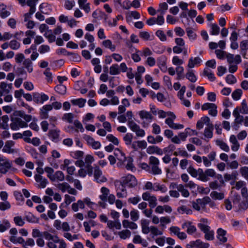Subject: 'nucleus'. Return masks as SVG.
I'll list each match as a JSON object with an SVG mask.
<instances>
[{
    "instance_id": "obj_28",
    "label": "nucleus",
    "mask_w": 248,
    "mask_h": 248,
    "mask_svg": "<svg viewBox=\"0 0 248 248\" xmlns=\"http://www.w3.org/2000/svg\"><path fill=\"white\" fill-rule=\"evenodd\" d=\"M214 129V126L212 124H211L207 126L204 129V136L205 138L211 139L213 137V130Z\"/></svg>"
},
{
    "instance_id": "obj_59",
    "label": "nucleus",
    "mask_w": 248,
    "mask_h": 248,
    "mask_svg": "<svg viewBox=\"0 0 248 248\" xmlns=\"http://www.w3.org/2000/svg\"><path fill=\"white\" fill-rule=\"evenodd\" d=\"M20 43L15 40L11 41L9 42V46L14 50L18 49L20 47Z\"/></svg>"
},
{
    "instance_id": "obj_45",
    "label": "nucleus",
    "mask_w": 248,
    "mask_h": 248,
    "mask_svg": "<svg viewBox=\"0 0 248 248\" xmlns=\"http://www.w3.org/2000/svg\"><path fill=\"white\" fill-rule=\"evenodd\" d=\"M49 137L53 141H57L59 138V131L55 130L49 131Z\"/></svg>"
},
{
    "instance_id": "obj_32",
    "label": "nucleus",
    "mask_w": 248,
    "mask_h": 248,
    "mask_svg": "<svg viewBox=\"0 0 248 248\" xmlns=\"http://www.w3.org/2000/svg\"><path fill=\"white\" fill-rule=\"evenodd\" d=\"M9 120L7 115H4L0 117V128L6 129L8 127V122Z\"/></svg>"
},
{
    "instance_id": "obj_63",
    "label": "nucleus",
    "mask_w": 248,
    "mask_h": 248,
    "mask_svg": "<svg viewBox=\"0 0 248 248\" xmlns=\"http://www.w3.org/2000/svg\"><path fill=\"white\" fill-rule=\"evenodd\" d=\"M197 248H208L209 246V244L207 243H204L198 239L195 241Z\"/></svg>"
},
{
    "instance_id": "obj_19",
    "label": "nucleus",
    "mask_w": 248,
    "mask_h": 248,
    "mask_svg": "<svg viewBox=\"0 0 248 248\" xmlns=\"http://www.w3.org/2000/svg\"><path fill=\"white\" fill-rule=\"evenodd\" d=\"M34 179L35 181L39 184V187L40 188H45L48 183L46 179L44 178L41 175H35Z\"/></svg>"
},
{
    "instance_id": "obj_12",
    "label": "nucleus",
    "mask_w": 248,
    "mask_h": 248,
    "mask_svg": "<svg viewBox=\"0 0 248 248\" xmlns=\"http://www.w3.org/2000/svg\"><path fill=\"white\" fill-rule=\"evenodd\" d=\"M129 127L132 131L136 133L137 136L143 137L145 136V132L144 130L141 129L140 126L134 122H130Z\"/></svg>"
},
{
    "instance_id": "obj_38",
    "label": "nucleus",
    "mask_w": 248,
    "mask_h": 248,
    "mask_svg": "<svg viewBox=\"0 0 248 248\" xmlns=\"http://www.w3.org/2000/svg\"><path fill=\"white\" fill-rule=\"evenodd\" d=\"M139 116L142 119H146L147 120H152L153 116L150 112L145 111L141 110L139 112Z\"/></svg>"
},
{
    "instance_id": "obj_37",
    "label": "nucleus",
    "mask_w": 248,
    "mask_h": 248,
    "mask_svg": "<svg viewBox=\"0 0 248 248\" xmlns=\"http://www.w3.org/2000/svg\"><path fill=\"white\" fill-rule=\"evenodd\" d=\"M172 50L175 54H180L183 52L184 55H186L187 53V49L185 46H176L173 47Z\"/></svg>"
},
{
    "instance_id": "obj_60",
    "label": "nucleus",
    "mask_w": 248,
    "mask_h": 248,
    "mask_svg": "<svg viewBox=\"0 0 248 248\" xmlns=\"http://www.w3.org/2000/svg\"><path fill=\"white\" fill-rule=\"evenodd\" d=\"M63 236L65 238L67 239L68 240H69L70 241H72L74 240H77L78 239V235H77V234L72 235L69 232H65L63 234Z\"/></svg>"
},
{
    "instance_id": "obj_27",
    "label": "nucleus",
    "mask_w": 248,
    "mask_h": 248,
    "mask_svg": "<svg viewBox=\"0 0 248 248\" xmlns=\"http://www.w3.org/2000/svg\"><path fill=\"white\" fill-rule=\"evenodd\" d=\"M233 115L235 117V123L240 124L244 121V118L239 114V108H236L233 111Z\"/></svg>"
},
{
    "instance_id": "obj_41",
    "label": "nucleus",
    "mask_w": 248,
    "mask_h": 248,
    "mask_svg": "<svg viewBox=\"0 0 248 248\" xmlns=\"http://www.w3.org/2000/svg\"><path fill=\"white\" fill-rule=\"evenodd\" d=\"M199 176L198 179L203 182H207L209 179L206 175L205 171H203V170L202 169H198L197 176Z\"/></svg>"
},
{
    "instance_id": "obj_16",
    "label": "nucleus",
    "mask_w": 248,
    "mask_h": 248,
    "mask_svg": "<svg viewBox=\"0 0 248 248\" xmlns=\"http://www.w3.org/2000/svg\"><path fill=\"white\" fill-rule=\"evenodd\" d=\"M211 124L210 118L207 116H204L197 122L196 127L198 129H201L203 127L204 124L207 126Z\"/></svg>"
},
{
    "instance_id": "obj_42",
    "label": "nucleus",
    "mask_w": 248,
    "mask_h": 248,
    "mask_svg": "<svg viewBox=\"0 0 248 248\" xmlns=\"http://www.w3.org/2000/svg\"><path fill=\"white\" fill-rule=\"evenodd\" d=\"M201 62L202 60L199 57L191 58L188 61V67L190 68H193L195 65L199 64Z\"/></svg>"
},
{
    "instance_id": "obj_55",
    "label": "nucleus",
    "mask_w": 248,
    "mask_h": 248,
    "mask_svg": "<svg viewBox=\"0 0 248 248\" xmlns=\"http://www.w3.org/2000/svg\"><path fill=\"white\" fill-rule=\"evenodd\" d=\"M242 94V91L241 89H236L232 93V97L234 100H238L240 99Z\"/></svg>"
},
{
    "instance_id": "obj_40",
    "label": "nucleus",
    "mask_w": 248,
    "mask_h": 248,
    "mask_svg": "<svg viewBox=\"0 0 248 248\" xmlns=\"http://www.w3.org/2000/svg\"><path fill=\"white\" fill-rule=\"evenodd\" d=\"M107 225L108 227L110 229H112L113 228H115L118 230H120L121 228V224L118 220H109L108 221Z\"/></svg>"
},
{
    "instance_id": "obj_7",
    "label": "nucleus",
    "mask_w": 248,
    "mask_h": 248,
    "mask_svg": "<svg viewBox=\"0 0 248 248\" xmlns=\"http://www.w3.org/2000/svg\"><path fill=\"white\" fill-rule=\"evenodd\" d=\"M11 168V163L10 161L0 155V173L6 174Z\"/></svg>"
},
{
    "instance_id": "obj_23",
    "label": "nucleus",
    "mask_w": 248,
    "mask_h": 248,
    "mask_svg": "<svg viewBox=\"0 0 248 248\" xmlns=\"http://www.w3.org/2000/svg\"><path fill=\"white\" fill-rule=\"evenodd\" d=\"M146 152L148 154H156L158 155H162L163 154L162 150L155 146H150L146 150Z\"/></svg>"
},
{
    "instance_id": "obj_54",
    "label": "nucleus",
    "mask_w": 248,
    "mask_h": 248,
    "mask_svg": "<svg viewBox=\"0 0 248 248\" xmlns=\"http://www.w3.org/2000/svg\"><path fill=\"white\" fill-rule=\"evenodd\" d=\"M186 76V78L192 82H195L197 80L195 75L191 70H188Z\"/></svg>"
},
{
    "instance_id": "obj_46",
    "label": "nucleus",
    "mask_w": 248,
    "mask_h": 248,
    "mask_svg": "<svg viewBox=\"0 0 248 248\" xmlns=\"http://www.w3.org/2000/svg\"><path fill=\"white\" fill-rule=\"evenodd\" d=\"M0 9L2 10L0 12V16L1 18H5L10 15V12L5 10L3 4H0Z\"/></svg>"
},
{
    "instance_id": "obj_50",
    "label": "nucleus",
    "mask_w": 248,
    "mask_h": 248,
    "mask_svg": "<svg viewBox=\"0 0 248 248\" xmlns=\"http://www.w3.org/2000/svg\"><path fill=\"white\" fill-rule=\"evenodd\" d=\"M102 45L106 48H109L112 51L115 49V46L112 45L111 41L110 40H106L102 42Z\"/></svg>"
},
{
    "instance_id": "obj_3",
    "label": "nucleus",
    "mask_w": 248,
    "mask_h": 248,
    "mask_svg": "<svg viewBox=\"0 0 248 248\" xmlns=\"http://www.w3.org/2000/svg\"><path fill=\"white\" fill-rule=\"evenodd\" d=\"M150 173L154 175H160L162 170L159 167V160L155 156H151L149 159Z\"/></svg>"
},
{
    "instance_id": "obj_26",
    "label": "nucleus",
    "mask_w": 248,
    "mask_h": 248,
    "mask_svg": "<svg viewBox=\"0 0 248 248\" xmlns=\"http://www.w3.org/2000/svg\"><path fill=\"white\" fill-rule=\"evenodd\" d=\"M114 155L116 158L122 163L126 160V157L124 154L120 149H116L114 151Z\"/></svg>"
},
{
    "instance_id": "obj_6",
    "label": "nucleus",
    "mask_w": 248,
    "mask_h": 248,
    "mask_svg": "<svg viewBox=\"0 0 248 248\" xmlns=\"http://www.w3.org/2000/svg\"><path fill=\"white\" fill-rule=\"evenodd\" d=\"M43 235L45 238L48 240H52L55 243H58L60 244L59 248H66V244L63 240L59 239L57 235H53L48 232H43Z\"/></svg>"
},
{
    "instance_id": "obj_2",
    "label": "nucleus",
    "mask_w": 248,
    "mask_h": 248,
    "mask_svg": "<svg viewBox=\"0 0 248 248\" xmlns=\"http://www.w3.org/2000/svg\"><path fill=\"white\" fill-rule=\"evenodd\" d=\"M62 107V104L59 102H54L51 105H44L40 109V117L42 119H46L48 118V112L51 110L53 108L56 109H59Z\"/></svg>"
},
{
    "instance_id": "obj_34",
    "label": "nucleus",
    "mask_w": 248,
    "mask_h": 248,
    "mask_svg": "<svg viewBox=\"0 0 248 248\" xmlns=\"http://www.w3.org/2000/svg\"><path fill=\"white\" fill-rule=\"evenodd\" d=\"M101 192L102 194L99 196V198L103 202L106 201L109 195V190L106 187H102L101 188Z\"/></svg>"
},
{
    "instance_id": "obj_1",
    "label": "nucleus",
    "mask_w": 248,
    "mask_h": 248,
    "mask_svg": "<svg viewBox=\"0 0 248 248\" xmlns=\"http://www.w3.org/2000/svg\"><path fill=\"white\" fill-rule=\"evenodd\" d=\"M21 111H15L11 116L10 127L13 130H17L21 128L26 127L28 124L22 120Z\"/></svg>"
},
{
    "instance_id": "obj_18",
    "label": "nucleus",
    "mask_w": 248,
    "mask_h": 248,
    "mask_svg": "<svg viewBox=\"0 0 248 248\" xmlns=\"http://www.w3.org/2000/svg\"><path fill=\"white\" fill-rule=\"evenodd\" d=\"M174 119L167 118L165 120V123L172 129H180L184 128V125L183 124L174 123Z\"/></svg>"
},
{
    "instance_id": "obj_25",
    "label": "nucleus",
    "mask_w": 248,
    "mask_h": 248,
    "mask_svg": "<svg viewBox=\"0 0 248 248\" xmlns=\"http://www.w3.org/2000/svg\"><path fill=\"white\" fill-rule=\"evenodd\" d=\"M230 141L232 144L231 146L232 150L234 152L237 151L239 149L240 144L234 135H232L230 136Z\"/></svg>"
},
{
    "instance_id": "obj_13",
    "label": "nucleus",
    "mask_w": 248,
    "mask_h": 248,
    "mask_svg": "<svg viewBox=\"0 0 248 248\" xmlns=\"http://www.w3.org/2000/svg\"><path fill=\"white\" fill-rule=\"evenodd\" d=\"M170 187L172 189H176L178 192H181L182 195L185 198L189 196V192L187 189L185 188V186L182 184H177L176 183H171Z\"/></svg>"
},
{
    "instance_id": "obj_39",
    "label": "nucleus",
    "mask_w": 248,
    "mask_h": 248,
    "mask_svg": "<svg viewBox=\"0 0 248 248\" xmlns=\"http://www.w3.org/2000/svg\"><path fill=\"white\" fill-rule=\"evenodd\" d=\"M160 226L162 229L166 227V225L171 222L170 217L169 216H163L160 218Z\"/></svg>"
},
{
    "instance_id": "obj_43",
    "label": "nucleus",
    "mask_w": 248,
    "mask_h": 248,
    "mask_svg": "<svg viewBox=\"0 0 248 248\" xmlns=\"http://www.w3.org/2000/svg\"><path fill=\"white\" fill-rule=\"evenodd\" d=\"M120 73L119 67L117 64L112 65L109 68V74L111 75H118Z\"/></svg>"
},
{
    "instance_id": "obj_8",
    "label": "nucleus",
    "mask_w": 248,
    "mask_h": 248,
    "mask_svg": "<svg viewBox=\"0 0 248 248\" xmlns=\"http://www.w3.org/2000/svg\"><path fill=\"white\" fill-rule=\"evenodd\" d=\"M93 177L97 183H102L107 181V179L103 175L102 170L97 166L94 167Z\"/></svg>"
},
{
    "instance_id": "obj_24",
    "label": "nucleus",
    "mask_w": 248,
    "mask_h": 248,
    "mask_svg": "<svg viewBox=\"0 0 248 248\" xmlns=\"http://www.w3.org/2000/svg\"><path fill=\"white\" fill-rule=\"evenodd\" d=\"M133 242L134 244H140L144 247H147L148 242L142 238L140 235L139 234L135 235L133 238Z\"/></svg>"
},
{
    "instance_id": "obj_56",
    "label": "nucleus",
    "mask_w": 248,
    "mask_h": 248,
    "mask_svg": "<svg viewBox=\"0 0 248 248\" xmlns=\"http://www.w3.org/2000/svg\"><path fill=\"white\" fill-rule=\"evenodd\" d=\"M211 197L216 200H222L224 198V194L222 193H218L217 191H213L210 194Z\"/></svg>"
},
{
    "instance_id": "obj_64",
    "label": "nucleus",
    "mask_w": 248,
    "mask_h": 248,
    "mask_svg": "<svg viewBox=\"0 0 248 248\" xmlns=\"http://www.w3.org/2000/svg\"><path fill=\"white\" fill-rule=\"evenodd\" d=\"M242 108L239 111L243 114H248V106L245 100H243L241 103Z\"/></svg>"
},
{
    "instance_id": "obj_20",
    "label": "nucleus",
    "mask_w": 248,
    "mask_h": 248,
    "mask_svg": "<svg viewBox=\"0 0 248 248\" xmlns=\"http://www.w3.org/2000/svg\"><path fill=\"white\" fill-rule=\"evenodd\" d=\"M12 83H7L4 81H2L0 83V89L4 93L8 94L12 89Z\"/></svg>"
},
{
    "instance_id": "obj_62",
    "label": "nucleus",
    "mask_w": 248,
    "mask_h": 248,
    "mask_svg": "<svg viewBox=\"0 0 248 248\" xmlns=\"http://www.w3.org/2000/svg\"><path fill=\"white\" fill-rule=\"evenodd\" d=\"M133 139V135L131 133H127L124 137V140L126 145H130L131 144Z\"/></svg>"
},
{
    "instance_id": "obj_58",
    "label": "nucleus",
    "mask_w": 248,
    "mask_h": 248,
    "mask_svg": "<svg viewBox=\"0 0 248 248\" xmlns=\"http://www.w3.org/2000/svg\"><path fill=\"white\" fill-rule=\"evenodd\" d=\"M107 139L110 142H111L115 145H118L119 144V140L118 139L114 136L112 134H108L106 137Z\"/></svg>"
},
{
    "instance_id": "obj_14",
    "label": "nucleus",
    "mask_w": 248,
    "mask_h": 248,
    "mask_svg": "<svg viewBox=\"0 0 248 248\" xmlns=\"http://www.w3.org/2000/svg\"><path fill=\"white\" fill-rule=\"evenodd\" d=\"M182 228L184 229H186V232L189 234H192L197 231L196 227L192 225L190 221H186L182 225Z\"/></svg>"
},
{
    "instance_id": "obj_5",
    "label": "nucleus",
    "mask_w": 248,
    "mask_h": 248,
    "mask_svg": "<svg viewBox=\"0 0 248 248\" xmlns=\"http://www.w3.org/2000/svg\"><path fill=\"white\" fill-rule=\"evenodd\" d=\"M121 182L123 185L130 188L135 187L138 184L135 177L131 174H128L122 177Z\"/></svg>"
},
{
    "instance_id": "obj_57",
    "label": "nucleus",
    "mask_w": 248,
    "mask_h": 248,
    "mask_svg": "<svg viewBox=\"0 0 248 248\" xmlns=\"http://www.w3.org/2000/svg\"><path fill=\"white\" fill-rule=\"evenodd\" d=\"M155 35L161 41L164 42L167 40L166 35L165 34L163 31L157 30L155 32Z\"/></svg>"
},
{
    "instance_id": "obj_53",
    "label": "nucleus",
    "mask_w": 248,
    "mask_h": 248,
    "mask_svg": "<svg viewBox=\"0 0 248 248\" xmlns=\"http://www.w3.org/2000/svg\"><path fill=\"white\" fill-rule=\"evenodd\" d=\"M44 36L47 38L48 41L50 43L55 40V36L52 34L51 30L47 31L44 34Z\"/></svg>"
},
{
    "instance_id": "obj_47",
    "label": "nucleus",
    "mask_w": 248,
    "mask_h": 248,
    "mask_svg": "<svg viewBox=\"0 0 248 248\" xmlns=\"http://www.w3.org/2000/svg\"><path fill=\"white\" fill-rule=\"evenodd\" d=\"M69 186L70 185L66 182L59 183L56 186L63 193L65 192L66 191H67Z\"/></svg>"
},
{
    "instance_id": "obj_33",
    "label": "nucleus",
    "mask_w": 248,
    "mask_h": 248,
    "mask_svg": "<svg viewBox=\"0 0 248 248\" xmlns=\"http://www.w3.org/2000/svg\"><path fill=\"white\" fill-rule=\"evenodd\" d=\"M123 226L124 228H129L131 230H136L138 228L137 224L133 222L129 221L128 220L123 221Z\"/></svg>"
},
{
    "instance_id": "obj_35",
    "label": "nucleus",
    "mask_w": 248,
    "mask_h": 248,
    "mask_svg": "<svg viewBox=\"0 0 248 248\" xmlns=\"http://www.w3.org/2000/svg\"><path fill=\"white\" fill-rule=\"evenodd\" d=\"M216 144L221 149L226 152H228L230 151L229 146L221 140L217 139L216 140Z\"/></svg>"
},
{
    "instance_id": "obj_21",
    "label": "nucleus",
    "mask_w": 248,
    "mask_h": 248,
    "mask_svg": "<svg viewBox=\"0 0 248 248\" xmlns=\"http://www.w3.org/2000/svg\"><path fill=\"white\" fill-rule=\"evenodd\" d=\"M65 176L63 173L60 170L57 171L53 174L51 181L53 182L62 181L64 180Z\"/></svg>"
},
{
    "instance_id": "obj_22",
    "label": "nucleus",
    "mask_w": 248,
    "mask_h": 248,
    "mask_svg": "<svg viewBox=\"0 0 248 248\" xmlns=\"http://www.w3.org/2000/svg\"><path fill=\"white\" fill-rule=\"evenodd\" d=\"M226 231L221 228H219L217 231V238L222 243H224L227 241V238L225 236Z\"/></svg>"
},
{
    "instance_id": "obj_52",
    "label": "nucleus",
    "mask_w": 248,
    "mask_h": 248,
    "mask_svg": "<svg viewBox=\"0 0 248 248\" xmlns=\"http://www.w3.org/2000/svg\"><path fill=\"white\" fill-rule=\"evenodd\" d=\"M55 89L57 92L61 94H64L66 92V87L62 84L57 85Z\"/></svg>"
},
{
    "instance_id": "obj_48",
    "label": "nucleus",
    "mask_w": 248,
    "mask_h": 248,
    "mask_svg": "<svg viewBox=\"0 0 248 248\" xmlns=\"http://www.w3.org/2000/svg\"><path fill=\"white\" fill-rule=\"evenodd\" d=\"M203 74L204 76L207 77L211 81H214L216 79L214 74L208 69H204L203 72Z\"/></svg>"
},
{
    "instance_id": "obj_49",
    "label": "nucleus",
    "mask_w": 248,
    "mask_h": 248,
    "mask_svg": "<svg viewBox=\"0 0 248 248\" xmlns=\"http://www.w3.org/2000/svg\"><path fill=\"white\" fill-rule=\"evenodd\" d=\"M11 208V205L8 201L0 202V210L4 211Z\"/></svg>"
},
{
    "instance_id": "obj_61",
    "label": "nucleus",
    "mask_w": 248,
    "mask_h": 248,
    "mask_svg": "<svg viewBox=\"0 0 248 248\" xmlns=\"http://www.w3.org/2000/svg\"><path fill=\"white\" fill-rule=\"evenodd\" d=\"M10 240L11 242H12L14 243H19V244H21L22 245L24 243V239L21 237L16 238L15 236H12L10 238Z\"/></svg>"
},
{
    "instance_id": "obj_10",
    "label": "nucleus",
    "mask_w": 248,
    "mask_h": 248,
    "mask_svg": "<svg viewBox=\"0 0 248 248\" xmlns=\"http://www.w3.org/2000/svg\"><path fill=\"white\" fill-rule=\"evenodd\" d=\"M169 231L171 234L176 235L180 240H184L187 238L186 234L185 232H181L180 228L177 226H171L169 228Z\"/></svg>"
},
{
    "instance_id": "obj_51",
    "label": "nucleus",
    "mask_w": 248,
    "mask_h": 248,
    "mask_svg": "<svg viewBox=\"0 0 248 248\" xmlns=\"http://www.w3.org/2000/svg\"><path fill=\"white\" fill-rule=\"evenodd\" d=\"M151 233L155 235H161L163 234V232L162 231L159 230L158 228L155 226H151Z\"/></svg>"
},
{
    "instance_id": "obj_4",
    "label": "nucleus",
    "mask_w": 248,
    "mask_h": 248,
    "mask_svg": "<svg viewBox=\"0 0 248 248\" xmlns=\"http://www.w3.org/2000/svg\"><path fill=\"white\" fill-rule=\"evenodd\" d=\"M211 199L209 197L206 196L202 199H198L195 201L192 202V204L193 209L200 211L201 209L205 210L206 205L210 203Z\"/></svg>"
},
{
    "instance_id": "obj_31",
    "label": "nucleus",
    "mask_w": 248,
    "mask_h": 248,
    "mask_svg": "<svg viewBox=\"0 0 248 248\" xmlns=\"http://www.w3.org/2000/svg\"><path fill=\"white\" fill-rule=\"evenodd\" d=\"M118 234L121 239L125 240L130 237L131 232L129 230L125 229L118 232Z\"/></svg>"
},
{
    "instance_id": "obj_29",
    "label": "nucleus",
    "mask_w": 248,
    "mask_h": 248,
    "mask_svg": "<svg viewBox=\"0 0 248 248\" xmlns=\"http://www.w3.org/2000/svg\"><path fill=\"white\" fill-rule=\"evenodd\" d=\"M87 0H78V3L79 7L88 13L90 11L89 3L87 2Z\"/></svg>"
},
{
    "instance_id": "obj_11",
    "label": "nucleus",
    "mask_w": 248,
    "mask_h": 248,
    "mask_svg": "<svg viewBox=\"0 0 248 248\" xmlns=\"http://www.w3.org/2000/svg\"><path fill=\"white\" fill-rule=\"evenodd\" d=\"M83 138L87 142V144L91 146L93 149L97 150L101 147L100 142L95 141L91 136L84 135Z\"/></svg>"
},
{
    "instance_id": "obj_30",
    "label": "nucleus",
    "mask_w": 248,
    "mask_h": 248,
    "mask_svg": "<svg viewBox=\"0 0 248 248\" xmlns=\"http://www.w3.org/2000/svg\"><path fill=\"white\" fill-rule=\"evenodd\" d=\"M23 65L29 73H31L33 70L32 62L30 59H26L23 61Z\"/></svg>"
},
{
    "instance_id": "obj_9",
    "label": "nucleus",
    "mask_w": 248,
    "mask_h": 248,
    "mask_svg": "<svg viewBox=\"0 0 248 248\" xmlns=\"http://www.w3.org/2000/svg\"><path fill=\"white\" fill-rule=\"evenodd\" d=\"M15 144V142L13 140H7L5 142L4 145L3 147L2 152L8 154L16 153L17 152V150L14 148Z\"/></svg>"
},
{
    "instance_id": "obj_15",
    "label": "nucleus",
    "mask_w": 248,
    "mask_h": 248,
    "mask_svg": "<svg viewBox=\"0 0 248 248\" xmlns=\"http://www.w3.org/2000/svg\"><path fill=\"white\" fill-rule=\"evenodd\" d=\"M226 58H227L228 62L230 64L234 63L237 64L241 62V58L239 55H236L234 56L233 55L228 53L226 54Z\"/></svg>"
},
{
    "instance_id": "obj_44",
    "label": "nucleus",
    "mask_w": 248,
    "mask_h": 248,
    "mask_svg": "<svg viewBox=\"0 0 248 248\" xmlns=\"http://www.w3.org/2000/svg\"><path fill=\"white\" fill-rule=\"evenodd\" d=\"M190 130V128H186L185 129V131L183 132H180L178 134V136L181 140L183 141L186 140L188 136H191V134L190 132H189L188 130Z\"/></svg>"
},
{
    "instance_id": "obj_17",
    "label": "nucleus",
    "mask_w": 248,
    "mask_h": 248,
    "mask_svg": "<svg viewBox=\"0 0 248 248\" xmlns=\"http://www.w3.org/2000/svg\"><path fill=\"white\" fill-rule=\"evenodd\" d=\"M125 185H123L121 182V184L117 187V196L119 198H124L127 196V193L125 188Z\"/></svg>"
},
{
    "instance_id": "obj_36",
    "label": "nucleus",
    "mask_w": 248,
    "mask_h": 248,
    "mask_svg": "<svg viewBox=\"0 0 248 248\" xmlns=\"http://www.w3.org/2000/svg\"><path fill=\"white\" fill-rule=\"evenodd\" d=\"M71 103L75 106H78L79 108H83L86 102V100L83 98H78L71 100Z\"/></svg>"
}]
</instances>
